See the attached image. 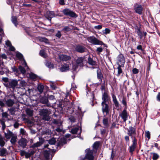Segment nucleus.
I'll use <instances>...</instances> for the list:
<instances>
[{"mask_svg": "<svg viewBox=\"0 0 160 160\" xmlns=\"http://www.w3.org/2000/svg\"><path fill=\"white\" fill-rule=\"evenodd\" d=\"M5 139L0 134V146L3 147L5 144Z\"/></svg>", "mask_w": 160, "mask_h": 160, "instance_id": "24", "label": "nucleus"}, {"mask_svg": "<svg viewBox=\"0 0 160 160\" xmlns=\"http://www.w3.org/2000/svg\"><path fill=\"white\" fill-rule=\"evenodd\" d=\"M137 140L135 137H134L133 140H132V144L129 147V151L130 152L132 153L134 151L137 145Z\"/></svg>", "mask_w": 160, "mask_h": 160, "instance_id": "8", "label": "nucleus"}, {"mask_svg": "<svg viewBox=\"0 0 160 160\" xmlns=\"http://www.w3.org/2000/svg\"><path fill=\"white\" fill-rule=\"evenodd\" d=\"M56 37L60 38L61 36V33L59 31H58L57 33H56Z\"/></svg>", "mask_w": 160, "mask_h": 160, "instance_id": "55", "label": "nucleus"}, {"mask_svg": "<svg viewBox=\"0 0 160 160\" xmlns=\"http://www.w3.org/2000/svg\"><path fill=\"white\" fill-rule=\"evenodd\" d=\"M102 28V25H99L98 26H96L94 27V28L96 29H100Z\"/></svg>", "mask_w": 160, "mask_h": 160, "instance_id": "56", "label": "nucleus"}, {"mask_svg": "<svg viewBox=\"0 0 160 160\" xmlns=\"http://www.w3.org/2000/svg\"><path fill=\"white\" fill-rule=\"evenodd\" d=\"M56 142L55 139L53 138L49 140L48 142L50 144H55Z\"/></svg>", "mask_w": 160, "mask_h": 160, "instance_id": "43", "label": "nucleus"}, {"mask_svg": "<svg viewBox=\"0 0 160 160\" xmlns=\"http://www.w3.org/2000/svg\"><path fill=\"white\" fill-rule=\"evenodd\" d=\"M87 152L86 155V158L89 160H93V156L92 155L93 152L92 150H90L89 149H87Z\"/></svg>", "mask_w": 160, "mask_h": 160, "instance_id": "16", "label": "nucleus"}, {"mask_svg": "<svg viewBox=\"0 0 160 160\" xmlns=\"http://www.w3.org/2000/svg\"><path fill=\"white\" fill-rule=\"evenodd\" d=\"M102 48L101 47L98 48H97V51L99 52H101L102 51Z\"/></svg>", "mask_w": 160, "mask_h": 160, "instance_id": "63", "label": "nucleus"}, {"mask_svg": "<svg viewBox=\"0 0 160 160\" xmlns=\"http://www.w3.org/2000/svg\"><path fill=\"white\" fill-rule=\"evenodd\" d=\"M88 62L89 64L92 65H94L96 64L95 62L90 57H88Z\"/></svg>", "mask_w": 160, "mask_h": 160, "instance_id": "30", "label": "nucleus"}, {"mask_svg": "<svg viewBox=\"0 0 160 160\" xmlns=\"http://www.w3.org/2000/svg\"><path fill=\"white\" fill-rule=\"evenodd\" d=\"M2 80L5 82L4 83H8L9 82L8 78H3Z\"/></svg>", "mask_w": 160, "mask_h": 160, "instance_id": "51", "label": "nucleus"}, {"mask_svg": "<svg viewBox=\"0 0 160 160\" xmlns=\"http://www.w3.org/2000/svg\"><path fill=\"white\" fill-rule=\"evenodd\" d=\"M52 121L53 123L55 124L57 126L62 125V122L58 120L53 119Z\"/></svg>", "mask_w": 160, "mask_h": 160, "instance_id": "32", "label": "nucleus"}, {"mask_svg": "<svg viewBox=\"0 0 160 160\" xmlns=\"http://www.w3.org/2000/svg\"><path fill=\"white\" fill-rule=\"evenodd\" d=\"M123 66H121L120 65H118V73L117 75L118 76H119L120 74L122 73V71L121 68V67H123Z\"/></svg>", "mask_w": 160, "mask_h": 160, "instance_id": "33", "label": "nucleus"}, {"mask_svg": "<svg viewBox=\"0 0 160 160\" xmlns=\"http://www.w3.org/2000/svg\"><path fill=\"white\" fill-rule=\"evenodd\" d=\"M99 144V142H95L93 145V148L96 149H97L98 148Z\"/></svg>", "mask_w": 160, "mask_h": 160, "instance_id": "46", "label": "nucleus"}, {"mask_svg": "<svg viewBox=\"0 0 160 160\" xmlns=\"http://www.w3.org/2000/svg\"><path fill=\"white\" fill-rule=\"evenodd\" d=\"M43 143V141L42 140L39 142H37L36 143H35L32 145L30 147L31 148H37L41 146Z\"/></svg>", "mask_w": 160, "mask_h": 160, "instance_id": "22", "label": "nucleus"}, {"mask_svg": "<svg viewBox=\"0 0 160 160\" xmlns=\"http://www.w3.org/2000/svg\"><path fill=\"white\" fill-rule=\"evenodd\" d=\"M102 99L103 100L102 102L107 103V102L110 100V98L106 92H104L102 95Z\"/></svg>", "mask_w": 160, "mask_h": 160, "instance_id": "17", "label": "nucleus"}, {"mask_svg": "<svg viewBox=\"0 0 160 160\" xmlns=\"http://www.w3.org/2000/svg\"><path fill=\"white\" fill-rule=\"evenodd\" d=\"M8 154V152L6 148H2L0 149V156H5Z\"/></svg>", "mask_w": 160, "mask_h": 160, "instance_id": "20", "label": "nucleus"}, {"mask_svg": "<svg viewBox=\"0 0 160 160\" xmlns=\"http://www.w3.org/2000/svg\"><path fill=\"white\" fill-rule=\"evenodd\" d=\"M40 102L43 104H47V106H49L50 105V104L48 103V99L46 97H42L40 100Z\"/></svg>", "mask_w": 160, "mask_h": 160, "instance_id": "19", "label": "nucleus"}, {"mask_svg": "<svg viewBox=\"0 0 160 160\" xmlns=\"http://www.w3.org/2000/svg\"><path fill=\"white\" fill-rule=\"evenodd\" d=\"M4 86L7 88H11L14 90L15 88L18 86V81L14 79L11 80L8 83H4Z\"/></svg>", "mask_w": 160, "mask_h": 160, "instance_id": "2", "label": "nucleus"}, {"mask_svg": "<svg viewBox=\"0 0 160 160\" xmlns=\"http://www.w3.org/2000/svg\"><path fill=\"white\" fill-rule=\"evenodd\" d=\"M103 123L105 127H108L109 125L108 123V118L105 117L103 118Z\"/></svg>", "mask_w": 160, "mask_h": 160, "instance_id": "25", "label": "nucleus"}, {"mask_svg": "<svg viewBox=\"0 0 160 160\" xmlns=\"http://www.w3.org/2000/svg\"><path fill=\"white\" fill-rule=\"evenodd\" d=\"M57 128L55 129L56 131L58 132H60L62 131V125L57 126Z\"/></svg>", "mask_w": 160, "mask_h": 160, "instance_id": "40", "label": "nucleus"}, {"mask_svg": "<svg viewBox=\"0 0 160 160\" xmlns=\"http://www.w3.org/2000/svg\"><path fill=\"white\" fill-rule=\"evenodd\" d=\"M28 141L24 138H22L18 141V144L19 145L24 148L26 147L27 145Z\"/></svg>", "mask_w": 160, "mask_h": 160, "instance_id": "13", "label": "nucleus"}, {"mask_svg": "<svg viewBox=\"0 0 160 160\" xmlns=\"http://www.w3.org/2000/svg\"><path fill=\"white\" fill-rule=\"evenodd\" d=\"M97 77L98 78L102 80L103 78L100 72H97Z\"/></svg>", "mask_w": 160, "mask_h": 160, "instance_id": "47", "label": "nucleus"}, {"mask_svg": "<svg viewBox=\"0 0 160 160\" xmlns=\"http://www.w3.org/2000/svg\"><path fill=\"white\" fill-rule=\"evenodd\" d=\"M151 154L153 155L152 158L153 160H157L159 157V155L157 153H152Z\"/></svg>", "mask_w": 160, "mask_h": 160, "instance_id": "37", "label": "nucleus"}, {"mask_svg": "<svg viewBox=\"0 0 160 160\" xmlns=\"http://www.w3.org/2000/svg\"><path fill=\"white\" fill-rule=\"evenodd\" d=\"M69 29L70 28L66 26L64 27L62 30L67 32L69 30Z\"/></svg>", "mask_w": 160, "mask_h": 160, "instance_id": "57", "label": "nucleus"}, {"mask_svg": "<svg viewBox=\"0 0 160 160\" xmlns=\"http://www.w3.org/2000/svg\"><path fill=\"white\" fill-rule=\"evenodd\" d=\"M156 98L157 100L158 101L160 102V92L158 93V94Z\"/></svg>", "mask_w": 160, "mask_h": 160, "instance_id": "64", "label": "nucleus"}, {"mask_svg": "<svg viewBox=\"0 0 160 160\" xmlns=\"http://www.w3.org/2000/svg\"><path fill=\"white\" fill-rule=\"evenodd\" d=\"M27 114L29 116H32L33 115V110L30 108H28L26 110Z\"/></svg>", "mask_w": 160, "mask_h": 160, "instance_id": "27", "label": "nucleus"}, {"mask_svg": "<svg viewBox=\"0 0 160 160\" xmlns=\"http://www.w3.org/2000/svg\"><path fill=\"white\" fill-rule=\"evenodd\" d=\"M16 56L20 60H23L24 59L23 55L19 52H18L16 53Z\"/></svg>", "mask_w": 160, "mask_h": 160, "instance_id": "34", "label": "nucleus"}, {"mask_svg": "<svg viewBox=\"0 0 160 160\" xmlns=\"http://www.w3.org/2000/svg\"><path fill=\"white\" fill-rule=\"evenodd\" d=\"M145 135L146 137H147L148 139L150 138V133L149 131H147L145 132Z\"/></svg>", "mask_w": 160, "mask_h": 160, "instance_id": "48", "label": "nucleus"}, {"mask_svg": "<svg viewBox=\"0 0 160 160\" xmlns=\"http://www.w3.org/2000/svg\"><path fill=\"white\" fill-rule=\"evenodd\" d=\"M20 154L22 156L25 155L26 152L24 150H21L20 152Z\"/></svg>", "mask_w": 160, "mask_h": 160, "instance_id": "54", "label": "nucleus"}, {"mask_svg": "<svg viewBox=\"0 0 160 160\" xmlns=\"http://www.w3.org/2000/svg\"><path fill=\"white\" fill-rule=\"evenodd\" d=\"M84 58L82 57H78L76 61V63L79 65L82 63Z\"/></svg>", "mask_w": 160, "mask_h": 160, "instance_id": "26", "label": "nucleus"}, {"mask_svg": "<svg viewBox=\"0 0 160 160\" xmlns=\"http://www.w3.org/2000/svg\"><path fill=\"white\" fill-rule=\"evenodd\" d=\"M17 137L16 136H13L12 137L10 140L11 143L14 145L17 141Z\"/></svg>", "mask_w": 160, "mask_h": 160, "instance_id": "29", "label": "nucleus"}, {"mask_svg": "<svg viewBox=\"0 0 160 160\" xmlns=\"http://www.w3.org/2000/svg\"><path fill=\"white\" fill-rule=\"evenodd\" d=\"M40 115L42 117L43 120L45 121H49L50 119V117L49 116L48 111L47 109L41 110L40 111Z\"/></svg>", "mask_w": 160, "mask_h": 160, "instance_id": "3", "label": "nucleus"}, {"mask_svg": "<svg viewBox=\"0 0 160 160\" xmlns=\"http://www.w3.org/2000/svg\"><path fill=\"white\" fill-rule=\"evenodd\" d=\"M12 22L16 26H17V25L18 24L17 21V18L15 16H13L12 17Z\"/></svg>", "mask_w": 160, "mask_h": 160, "instance_id": "35", "label": "nucleus"}, {"mask_svg": "<svg viewBox=\"0 0 160 160\" xmlns=\"http://www.w3.org/2000/svg\"><path fill=\"white\" fill-rule=\"evenodd\" d=\"M39 39L40 41L44 42L46 43L48 42V39L45 37H40Z\"/></svg>", "mask_w": 160, "mask_h": 160, "instance_id": "41", "label": "nucleus"}, {"mask_svg": "<svg viewBox=\"0 0 160 160\" xmlns=\"http://www.w3.org/2000/svg\"><path fill=\"white\" fill-rule=\"evenodd\" d=\"M25 158H29L31 156L28 152H26V154H25Z\"/></svg>", "mask_w": 160, "mask_h": 160, "instance_id": "59", "label": "nucleus"}, {"mask_svg": "<svg viewBox=\"0 0 160 160\" xmlns=\"http://www.w3.org/2000/svg\"><path fill=\"white\" fill-rule=\"evenodd\" d=\"M134 9L137 13L141 15L143 10V8L141 5L136 4L135 5Z\"/></svg>", "mask_w": 160, "mask_h": 160, "instance_id": "12", "label": "nucleus"}, {"mask_svg": "<svg viewBox=\"0 0 160 160\" xmlns=\"http://www.w3.org/2000/svg\"><path fill=\"white\" fill-rule=\"evenodd\" d=\"M125 61L123 55L122 54H119L118 57L117 64L118 65L124 66Z\"/></svg>", "mask_w": 160, "mask_h": 160, "instance_id": "6", "label": "nucleus"}, {"mask_svg": "<svg viewBox=\"0 0 160 160\" xmlns=\"http://www.w3.org/2000/svg\"><path fill=\"white\" fill-rule=\"evenodd\" d=\"M4 134L5 138L7 139H9L13 135L12 133L9 130L7 133L5 132Z\"/></svg>", "mask_w": 160, "mask_h": 160, "instance_id": "23", "label": "nucleus"}, {"mask_svg": "<svg viewBox=\"0 0 160 160\" xmlns=\"http://www.w3.org/2000/svg\"><path fill=\"white\" fill-rule=\"evenodd\" d=\"M29 77L30 79L33 80L35 81L36 80L38 76L35 74L31 73L29 74Z\"/></svg>", "mask_w": 160, "mask_h": 160, "instance_id": "28", "label": "nucleus"}, {"mask_svg": "<svg viewBox=\"0 0 160 160\" xmlns=\"http://www.w3.org/2000/svg\"><path fill=\"white\" fill-rule=\"evenodd\" d=\"M69 69V66L68 64L64 63L61 66L60 68V70L62 72H66Z\"/></svg>", "mask_w": 160, "mask_h": 160, "instance_id": "18", "label": "nucleus"}, {"mask_svg": "<svg viewBox=\"0 0 160 160\" xmlns=\"http://www.w3.org/2000/svg\"><path fill=\"white\" fill-rule=\"evenodd\" d=\"M119 116L121 117L122 118L123 120V121L125 122L128 118L129 115L127 112L126 110L124 109L123 110L122 112L120 114Z\"/></svg>", "mask_w": 160, "mask_h": 160, "instance_id": "11", "label": "nucleus"}, {"mask_svg": "<svg viewBox=\"0 0 160 160\" xmlns=\"http://www.w3.org/2000/svg\"><path fill=\"white\" fill-rule=\"evenodd\" d=\"M9 47V49L10 51H14L15 50V48L13 46H12V45H11Z\"/></svg>", "mask_w": 160, "mask_h": 160, "instance_id": "62", "label": "nucleus"}, {"mask_svg": "<svg viewBox=\"0 0 160 160\" xmlns=\"http://www.w3.org/2000/svg\"><path fill=\"white\" fill-rule=\"evenodd\" d=\"M1 124L2 126V128L3 129V130H4L5 129V127H6L5 123L3 121H1Z\"/></svg>", "mask_w": 160, "mask_h": 160, "instance_id": "58", "label": "nucleus"}, {"mask_svg": "<svg viewBox=\"0 0 160 160\" xmlns=\"http://www.w3.org/2000/svg\"><path fill=\"white\" fill-rule=\"evenodd\" d=\"M75 49L76 51L80 53L86 52L87 51V49L85 47L80 45H77L75 47Z\"/></svg>", "mask_w": 160, "mask_h": 160, "instance_id": "7", "label": "nucleus"}, {"mask_svg": "<svg viewBox=\"0 0 160 160\" xmlns=\"http://www.w3.org/2000/svg\"><path fill=\"white\" fill-rule=\"evenodd\" d=\"M125 141L128 142H129V137L128 136H125Z\"/></svg>", "mask_w": 160, "mask_h": 160, "instance_id": "61", "label": "nucleus"}, {"mask_svg": "<svg viewBox=\"0 0 160 160\" xmlns=\"http://www.w3.org/2000/svg\"><path fill=\"white\" fill-rule=\"evenodd\" d=\"M55 17V13L53 11H47L45 15L46 18L50 21H51L52 18Z\"/></svg>", "mask_w": 160, "mask_h": 160, "instance_id": "15", "label": "nucleus"}, {"mask_svg": "<svg viewBox=\"0 0 160 160\" xmlns=\"http://www.w3.org/2000/svg\"><path fill=\"white\" fill-rule=\"evenodd\" d=\"M63 13L67 16H69L71 17H74L75 16V13L73 11L68 9H65L62 10Z\"/></svg>", "mask_w": 160, "mask_h": 160, "instance_id": "9", "label": "nucleus"}, {"mask_svg": "<svg viewBox=\"0 0 160 160\" xmlns=\"http://www.w3.org/2000/svg\"><path fill=\"white\" fill-rule=\"evenodd\" d=\"M87 40L89 42L94 45H102L103 43L102 41L99 40L93 36L88 37Z\"/></svg>", "mask_w": 160, "mask_h": 160, "instance_id": "4", "label": "nucleus"}, {"mask_svg": "<svg viewBox=\"0 0 160 160\" xmlns=\"http://www.w3.org/2000/svg\"><path fill=\"white\" fill-rule=\"evenodd\" d=\"M137 32L138 35L140 37V38L141 39L143 37V33L140 31V30L139 28H138L137 29Z\"/></svg>", "mask_w": 160, "mask_h": 160, "instance_id": "39", "label": "nucleus"}, {"mask_svg": "<svg viewBox=\"0 0 160 160\" xmlns=\"http://www.w3.org/2000/svg\"><path fill=\"white\" fill-rule=\"evenodd\" d=\"M79 128H72L71 130V132L73 134H76L79 130Z\"/></svg>", "mask_w": 160, "mask_h": 160, "instance_id": "38", "label": "nucleus"}, {"mask_svg": "<svg viewBox=\"0 0 160 160\" xmlns=\"http://www.w3.org/2000/svg\"><path fill=\"white\" fill-rule=\"evenodd\" d=\"M6 45L10 47L11 45V42L9 41L8 40L6 42Z\"/></svg>", "mask_w": 160, "mask_h": 160, "instance_id": "60", "label": "nucleus"}, {"mask_svg": "<svg viewBox=\"0 0 160 160\" xmlns=\"http://www.w3.org/2000/svg\"><path fill=\"white\" fill-rule=\"evenodd\" d=\"M37 88H38V91L40 93H41L43 91L44 86L43 85H42L40 84L38 86Z\"/></svg>", "mask_w": 160, "mask_h": 160, "instance_id": "36", "label": "nucleus"}, {"mask_svg": "<svg viewBox=\"0 0 160 160\" xmlns=\"http://www.w3.org/2000/svg\"><path fill=\"white\" fill-rule=\"evenodd\" d=\"M110 31V30L109 29L106 28L105 30L103 31V32L104 34H107L109 33Z\"/></svg>", "mask_w": 160, "mask_h": 160, "instance_id": "49", "label": "nucleus"}, {"mask_svg": "<svg viewBox=\"0 0 160 160\" xmlns=\"http://www.w3.org/2000/svg\"><path fill=\"white\" fill-rule=\"evenodd\" d=\"M127 130L128 131V135L130 136L132 140H133V137H135V136L136 134V129L132 127H130L129 128L127 129Z\"/></svg>", "mask_w": 160, "mask_h": 160, "instance_id": "5", "label": "nucleus"}, {"mask_svg": "<svg viewBox=\"0 0 160 160\" xmlns=\"http://www.w3.org/2000/svg\"><path fill=\"white\" fill-rule=\"evenodd\" d=\"M102 112L104 114L106 113V115L108 114L109 112V106L107 103L102 102Z\"/></svg>", "mask_w": 160, "mask_h": 160, "instance_id": "10", "label": "nucleus"}, {"mask_svg": "<svg viewBox=\"0 0 160 160\" xmlns=\"http://www.w3.org/2000/svg\"><path fill=\"white\" fill-rule=\"evenodd\" d=\"M14 103V100L11 99H7L5 101L2 99H0V106L2 107L5 106L12 107Z\"/></svg>", "mask_w": 160, "mask_h": 160, "instance_id": "1", "label": "nucleus"}, {"mask_svg": "<svg viewBox=\"0 0 160 160\" xmlns=\"http://www.w3.org/2000/svg\"><path fill=\"white\" fill-rule=\"evenodd\" d=\"M122 104L126 106H127V102H126V98H123L122 101Z\"/></svg>", "mask_w": 160, "mask_h": 160, "instance_id": "52", "label": "nucleus"}, {"mask_svg": "<svg viewBox=\"0 0 160 160\" xmlns=\"http://www.w3.org/2000/svg\"><path fill=\"white\" fill-rule=\"evenodd\" d=\"M59 59L64 61H67L71 59V57L64 54H61L59 56Z\"/></svg>", "mask_w": 160, "mask_h": 160, "instance_id": "14", "label": "nucleus"}, {"mask_svg": "<svg viewBox=\"0 0 160 160\" xmlns=\"http://www.w3.org/2000/svg\"><path fill=\"white\" fill-rule=\"evenodd\" d=\"M39 54L41 56L44 58L46 56V53L44 50H40Z\"/></svg>", "mask_w": 160, "mask_h": 160, "instance_id": "45", "label": "nucleus"}, {"mask_svg": "<svg viewBox=\"0 0 160 160\" xmlns=\"http://www.w3.org/2000/svg\"><path fill=\"white\" fill-rule=\"evenodd\" d=\"M19 68L22 74H24L26 72V70L25 68L21 66H19Z\"/></svg>", "mask_w": 160, "mask_h": 160, "instance_id": "44", "label": "nucleus"}, {"mask_svg": "<svg viewBox=\"0 0 160 160\" xmlns=\"http://www.w3.org/2000/svg\"><path fill=\"white\" fill-rule=\"evenodd\" d=\"M112 97L115 106L116 107H119V103L117 99L116 96L113 94L112 95Z\"/></svg>", "mask_w": 160, "mask_h": 160, "instance_id": "21", "label": "nucleus"}, {"mask_svg": "<svg viewBox=\"0 0 160 160\" xmlns=\"http://www.w3.org/2000/svg\"><path fill=\"white\" fill-rule=\"evenodd\" d=\"M133 73L134 74H136L138 73L139 70L136 68H134L132 70Z\"/></svg>", "mask_w": 160, "mask_h": 160, "instance_id": "53", "label": "nucleus"}, {"mask_svg": "<svg viewBox=\"0 0 160 160\" xmlns=\"http://www.w3.org/2000/svg\"><path fill=\"white\" fill-rule=\"evenodd\" d=\"M8 111L9 112V113L12 115H14L16 112V109L15 108H8Z\"/></svg>", "mask_w": 160, "mask_h": 160, "instance_id": "31", "label": "nucleus"}, {"mask_svg": "<svg viewBox=\"0 0 160 160\" xmlns=\"http://www.w3.org/2000/svg\"><path fill=\"white\" fill-rule=\"evenodd\" d=\"M8 114L6 112H3L2 113V116L4 118H8Z\"/></svg>", "mask_w": 160, "mask_h": 160, "instance_id": "50", "label": "nucleus"}, {"mask_svg": "<svg viewBox=\"0 0 160 160\" xmlns=\"http://www.w3.org/2000/svg\"><path fill=\"white\" fill-rule=\"evenodd\" d=\"M20 132L21 134L22 135V137L24 136V135H27V133L26 131L23 128H21L20 129Z\"/></svg>", "mask_w": 160, "mask_h": 160, "instance_id": "42", "label": "nucleus"}]
</instances>
